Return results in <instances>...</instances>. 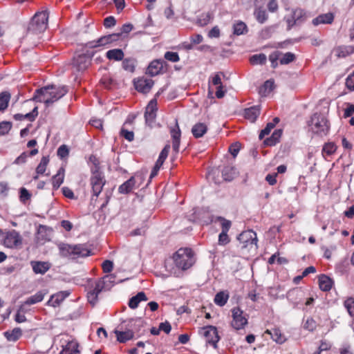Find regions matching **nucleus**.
<instances>
[{
	"label": "nucleus",
	"instance_id": "obj_1",
	"mask_svg": "<svg viewBox=\"0 0 354 354\" xmlns=\"http://www.w3.org/2000/svg\"><path fill=\"white\" fill-rule=\"evenodd\" d=\"M67 92V87L65 86L48 85L37 89L32 100L36 102H44L46 106H48L65 95Z\"/></svg>",
	"mask_w": 354,
	"mask_h": 354
},
{
	"label": "nucleus",
	"instance_id": "obj_2",
	"mask_svg": "<svg viewBox=\"0 0 354 354\" xmlns=\"http://www.w3.org/2000/svg\"><path fill=\"white\" fill-rule=\"evenodd\" d=\"M59 254L62 257L77 259L79 257H88L90 251L82 244L70 245L65 243L57 244Z\"/></svg>",
	"mask_w": 354,
	"mask_h": 354
},
{
	"label": "nucleus",
	"instance_id": "obj_3",
	"mask_svg": "<svg viewBox=\"0 0 354 354\" xmlns=\"http://www.w3.org/2000/svg\"><path fill=\"white\" fill-rule=\"evenodd\" d=\"M176 266L182 270L191 268L195 262L194 252L191 248H184L178 250L173 255Z\"/></svg>",
	"mask_w": 354,
	"mask_h": 354
},
{
	"label": "nucleus",
	"instance_id": "obj_4",
	"mask_svg": "<svg viewBox=\"0 0 354 354\" xmlns=\"http://www.w3.org/2000/svg\"><path fill=\"white\" fill-rule=\"evenodd\" d=\"M308 126L313 133L320 137L326 136L330 130V123L327 118L318 113L312 115Z\"/></svg>",
	"mask_w": 354,
	"mask_h": 354
},
{
	"label": "nucleus",
	"instance_id": "obj_5",
	"mask_svg": "<svg viewBox=\"0 0 354 354\" xmlns=\"http://www.w3.org/2000/svg\"><path fill=\"white\" fill-rule=\"evenodd\" d=\"M49 12L47 10L37 12L28 28V35H37L44 32L48 27Z\"/></svg>",
	"mask_w": 354,
	"mask_h": 354
},
{
	"label": "nucleus",
	"instance_id": "obj_6",
	"mask_svg": "<svg viewBox=\"0 0 354 354\" xmlns=\"http://www.w3.org/2000/svg\"><path fill=\"white\" fill-rule=\"evenodd\" d=\"M237 239L242 250H248V252H256L257 250L258 239L256 232L253 230L243 231Z\"/></svg>",
	"mask_w": 354,
	"mask_h": 354
},
{
	"label": "nucleus",
	"instance_id": "obj_7",
	"mask_svg": "<svg viewBox=\"0 0 354 354\" xmlns=\"http://www.w3.org/2000/svg\"><path fill=\"white\" fill-rule=\"evenodd\" d=\"M23 239L20 234L15 230L6 232L3 245L10 249H17L21 247Z\"/></svg>",
	"mask_w": 354,
	"mask_h": 354
},
{
	"label": "nucleus",
	"instance_id": "obj_8",
	"mask_svg": "<svg viewBox=\"0 0 354 354\" xmlns=\"http://www.w3.org/2000/svg\"><path fill=\"white\" fill-rule=\"evenodd\" d=\"M232 320L231 326L235 330H240L244 328L248 324V317L239 307H234L232 309Z\"/></svg>",
	"mask_w": 354,
	"mask_h": 354
},
{
	"label": "nucleus",
	"instance_id": "obj_9",
	"mask_svg": "<svg viewBox=\"0 0 354 354\" xmlns=\"http://www.w3.org/2000/svg\"><path fill=\"white\" fill-rule=\"evenodd\" d=\"M120 35V34H111L102 36L97 40L91 41L85 44V48H95L105 46L117 41Z\"/></svg>",
	"mask_w": 354,
	"mask_h": 354
},
{
	"label": "nucleus",
	"instance_id": "obj_10",
	"mask_svg": "<svg viewBox=\"0 0 354 354\" xmlns=\"http://www.w3.org/2000/svg\"><path fill=\"white\" fill-rule=\"evenodd\" d=\"M104 281L98 280L95 283L94 287L88 291V301L93 306L97 302L98 295L102 292L104 287Z\"/></svg>",
	"mask_w": 354,
	"mask_h": 354
},
{
	"label": "nucleus",
	"instance_id": "obj_11",
	"mask_svg": "<svg viewBox=\"0 0 354 354\" xmlns=\"http://www.w3.org/2000/svg\"><path fill=\"white\" fill-rule=\"evenodd\" d=\"M136 89L140 93H149L152 86H153V81L151 79H149L145 77L138 78L133 81Z\"/></svg>",
	"mask_w": 354,
	"mask_h": 354
},
{
	"label": "nucleus",
	"instance_id": "obj_12",
	"mask_svg": "<svg viewBox=\"0 0 354 354\" xmlns=\"http://www.w3.org/2000/svg\"><path fill=\"white\" fill-rule=\"evenodd\" d=\"M104 183L105 181L102 174L97 171L94 172L91 178V185L92 186L93 195L95 196H99Z\"/></svg>",
	"mask_w": 354,
	"mask_h": 354
},
{
	"label": "nucleus",
	"instance_id": "obj_13",
	"mask_svg": "<svg viewBox=\"0 0 354 354\" xmlns=\"http://www.w3.org/2000/svg\"><path fill=\"white\" fill-rule=\"evenodd\" d=\"M202 334L206 338V341L214 346L219 340L217 329L214 326H207L203 328Z\"/></svg>",
	"mask_w": 354,
	"mask_h": 354
},
{
	"label": "nucleus",
	"instance_id": "obj_14",
	"mask_svg": "<svg viewBox=\"0 0 354 354\" xmlns=\"http://www.w3.org/2000/svg\"><path fill=\"white\" fill-rule=\"evenodd\" d=\"M93 53L91 54V57L86 55L82 54L77 56L74 58L73 62V66L78 71H83L86 70L91 64V57L93 56Z\"/></svg>",
	"mask_w": 354,
	"mask_h": 354
},
{
	"label": "nucleus",
	"instance_id": "obj_15",
	"mask_svg": "<svg viewBox=\"0 0 354 354\" xmlns=\"http://www.w3.org/2000/svg\"><path fill=\"white\" fill-rule=\"evenodd\" d=\"M124 324L125 322H123L120 325V330L115 329L114 330L117 340L120 343H125L134 337L133 335V332L129 331V330L125 326Z\"/></svg>",
	"mask_w": 354,
	"mask_h": 354
},
{
	"label": "nucleus",
	"instance_id": "obj_16",
	"mask_svg": "<svg viewBox=\"0 0 354 354\" xmlns=\"http://www.w3.org/2000/svg\"><path fill=\"white\" fill-rule=\"evenodd\" d=\"M170 134L172 139L173 151L176 153H178L179 151V147L180 143L181 132L177 120H176L175 126L171 128Z\"/></svg>",
	"mask_w": 354,
	"mask_h": 354
},
{
	"label": "nucleus",
	"instance_id": "obj_17",
	"mask_svg": "<svg viewBox=\"0 0 354 354\" xmlns=\"http://www.w3.org/2000/svg\"><path fill=\"white\" fill-rule=\"evenodd\" d=\"M70 290L59 291L51 295L50 299L48 301L47 304L53 307L59 306L64 300L71 295Z\"/></svg>",
	"mask_w": 354,
	"mask_h": 354
},
{
	"label": "nucleus",
	"instance_id": "obj_18",
	"mask_svg": "<svg viewBox=\"0 0 354 354\" xmlns=\"http://www.w3.org/2000/svg\"><path fill=\"white\" fill-rule=\"evenodd\" d=\"M31 267L35 274H44L51 268V264L48 261H32Z\"/></svg>",
	"mask_w": 354,
	"mask_h": 354
},
{
	"label": "nucleus",
	"instance_id": "obj_19",
	"mask_svg": "<svg viewBox=\"0 0 354 354\" xmlns=\"http://www.w3.org/2000/svg\"><path fill=\"white\" fill-rule=\"evenodd\" d=\"M51 232V228L48 227L45 225H39L36 237L37 242L42 244L46 241H50Z\"/></svg>",
	"mask_w": 354,
	"mask_h": 354
},
{
	"label": "nucleus",
	"instance_id": "obj_20",
	"mask_svg": "<svg viewBox=\"0 0 354 354\" xmlns=\"http://www.w3.org/2000/svg\"><path fill=\"white\" fill-rule=\"evenodd\" d=\"M125 326L133 332V335L138 334L141 328L143 327V321L141 319H131L127 322H124Z\"/></svg>",
	"mask_w": 354,
	"mask_h": 354
},
{
	"label": "nucleus",
	"instance_id": "obj_21",
	"mask_svg": "<svg viewBox=\"0 0 354 354\" xmlns=\"http://www.w3.org/2000/svg\"><path fill=\"white\" fill-rule=\"evenodd\" d=\"M260 115V108L259 106H254L245 109L244 111V117L251 122H254Z\"/></svg>",
	"mask_w": 354,
	"mask_h": 354
},
{
	"label": "nucleus",
	"instance_id": "obj_22",
	"mask_svg": "<svg viewBox=\"0 0 354 354\" xmlns=\"http://www.w3.org/2000/svg\"><path fill=\"white\" fill-rule=\"evenodd\" d=\"M334 20V15L332 12L322 14L317 17L313 20V24L315 26L319 24H330Z\"/></svg>",
	"mask_w": 354,
	"mask_h": 354
},
{
	"label": "nucleus",
	"instance_id": "obj_23",
	"mask_svg": "<svg viewBox=\"0 0 354 354\" xmlns=\"http://www.w3.org/2000/svg\"><path fill=\"white\" fill-rule=\"evenodd\" d=\"M266 333L269 334L272 339L279 344H283L287 340L285 335L282 334L279 328L266 330Z\"/></svg>",
	"mask_w": 354,
	"mask_h": 354
},
{
	"label": "nucleus",
	"instance_id": "obj_24",
	"mask_svg": "<svg viewBox=\"0 0 354 354\" xmlns=\"http://www.w3.org/2000/svg\"><path fill=\"white\" fill-rule=\"evenodd\" d=\"M38 115L37 107L35 106L32 111L30 113H27L26 114L21 113H16L13 115V118L17 121H21L24 120H27L30 122H32L35 120L36 117Z\"/></svg>",
	"mask_w": 354,
	"mask_h": 354
},
{
	"label": "nucleus",
	"instance_id": "obj_25",
	"mask_svg": "<svg viewBox=\"0 0 354 354\" xmlns=\"http://www.w3.org/2000/svg\"><path fill=\"white\" fill-rule=\"evenodd\" d=\"M162 69V64L159 60L152 61L147 69V74L151 76H156L158 75Z\"/></svg>",
	"mask_w": 354,
	"mask_h": 354
},
{
	"label": "nucleus",
	"instance_id": "obj_26",
	"mask_svg": "<svg viewBox=\"0 0 354 354\" xmlns=\"http://www.w3.org/2000/svg\"><path fill=\"white\" fill-rule=\"evenodd\" d=\"M333 285V281L332 279H330L329 277L322 274L319 277V288L322 291H329L332 288V286Z\"/></svg>",
	"mask_w": 354,
	"mask_h": 354
},
{
	"label": "nucleus",
	"instance_id": "obj_27",
	"mask_svg": "<svg viewBox=\"0 0 354 354\" xmlns=\"http://www.w3.org/2000/svg\"><path fill=\"white\" fill-rule=\"evenodd\" d=\"M45 295H46V292H44L43 291H39L37 293H35V295L30 296L21 306L19 310H22L23 306L24 305L30 306V305H32V304H35L41 301L44 299Z\"/></svg>",
	"mask_w": 354,
	"mask_h": 354
},
{
	"label": "nucleus",
	"instance_id": "obj_28",
	"mask_svg": "<svg viewBox=\"0 0 354 354\" xmlns=\"http://www.w3.org/2000/svg\"><path fill=\"white\" fill-rule=\"evenodd\" d=\"M207 127L205 123L198 122L195 124L192 129V133L194 138H199L203 136L207 132Z\"/></svg>",
	"mask_w": 354,
	"mask_h": 354
},
{
	"label": "nucleus",
	"instance_id": "obj_29",
	"mask_svg": "<svg viewBox=\"0 0 354 354\" xmlns=\"http://www.w3.org/2000/svg\"><path fill=\"white\" fill-rule=\"evenodd\" d=\"M106 57L109 60H114V61H122L124 59V54L122 49L120 48H114L108 50L106 53Z\"/></svg>",
	"mask_w": 354,
	"mask_h": 354
},
{
	"label": "nucleus",
	"instance_id": "obj_30",
	"mask_svg": "<svg viewBox=\"0 0 354 354\" xmlns=\"http://www.w3.org/2000/svg\"><path fill=\"white\" fill-rule=\"evenodd\" d=\"M78 343L75 341L68 342L64 346L60 354H79L80 351L78 350Z\"/></svg>",
	"mask_w": 354,
	"mask_h": 354
},
{
	"label": "nucleus",
	"instance_id": "obj_31",
	"mask_svg": "<svg viewBox=\"0 0 354 354\" xmlns=\"http://www.w3.org/2000/svg\"><path fill=\"white\" fill-rule=\"evenodd\" d=\"M238 174L236 169L232 165L224 167L222 170V175L225 180L230 181L233 180Z\"/></svg>",
	"mask_w": 354,
	"mask_h": 354
},
{
	"label": "nucleus",
	"instance_id": "obj_32",
	"mask_svg": "<svg viewBox=\"0 0 354 354\" xmlns=\"http://www.w3.org/2000/svg\"><path fill=\"white\" fill-rule=\"evenodd\" d=\"M147 297L145 292H140L136 296L132 297L129 301V306L132 308H136L139 303L142 301H147Z\"/></svg>",
	"mask_w": 354,
	"mask_h": 354
},
{
	"label": "nucleus",
	"instance_id": "obj_33",
	"mask_svg": "<svg viewBox=\"0 0 354 354\" xmlns=\"http://www.w3.org/2000/svg\"><path fill=\"white\" fill-rule=\"evenodd\" d=\"M135 178L133 177H131L119 187V192L120 194H128L131 192L135 186Z\"/></svg>",
	"mask_w": 354,
	"mask_h": 354
},
{
	"label": "nucleus",
	"instance_id": "obj_34",
	"mask_svg": "<svg viewBox=\"0 0 354 354\" xmlns=\"http://www.w3.org/2000/svg\"><path fill=\"white\" fill-rule=\"evenodd\" d=\"M37 153V149H33L30 152L24 151L15 160L13 163L15 165H23L26 162L27 158L29 156H34Z\"/></svg>",
	"mask_w": 354,
	"mask_h": 354
},
{
	"label": "nucleus",
	"instance_id": "obj_35",
	"mask_svg": "<svg viewBox=\"0 0 354 354\" xmlns=\"http://www.w3.org/2000/svg\"><path fill=\"white\" fill-rule=\"evenodd\" d=\"M64 169L63 168H59L57 173L52 178V183L55 189H57L60 187L64 181Z\"/></svg>",
	"mask_w": 354,
	"mask_h": 354
},
{
	"label": "nucleus",
	"instance_id": "obj_36",
	"mask_svg": "<svg viewBox=\"0 0 354 354\" xmlns=\"http://www.w3.org/2000/svg\"><path fill=\"white\" fill-rule=\"evenodd\" d=\"M274 87V82L272 80H266L263 85L259 88V93L261 96H266Z\"/></svg>",
	"mask_w": 354,
	"mask_h": 354
},
{
	"label": "nucleus",
	"instance_id": "obj_37",
	"mask_svg": "<svg viewBox=\"0 0 354 354\" xmlns=\"http://www.w3.org/2000/svg\"><path fill=\"white\" fill-rule=\"evenodd\" d=\"M21 335V330L19 328H15L12 330L6 331L4 333V336L7 340L10 342H16L20 338Z\"/></svg>",
	"mask_w": 354,
	"mask_h": 354
},
{
	"label": "nucleus",
	"instance_id": "obj_38",
	"mask_svg": "<svg viewBox=\"0 0 354 354\" xmlns=\"http://www.w3.org/2000/svg\"><path fill=\"white\" fill-rule=\"evenodd\" d=\"M254 15L257 21L260 24L265 23L268 18L266 11L262 7L255 8Z\"/></svg>",
	"mask_w": 354,
	"mask_h": 354
},
{
	"label": "nucleus",
	"instance_id": "obj_39",
	"mask_svg": "<svg viewBox=\"0 0 354 354\" xmlns=\"http://www.w3.org/2000/svg\"><path fill=\"white\" fill-rule=\"evenodd\" d=\"M282 135L281 129L275 130L271 137L265 140V144L268 146L275 145L279 140Z\"/></svg>",
	"mask_w": 354,
	"mask_h": 354
},
{
	"label": "nucleus",
	"instance_id": "obj_40",
	"mask_svg": "<svg viewBox=\"0 0 354 354\" xmlns=\"http://www.w3.org/2000/svg\"><path fill=\"white\" fill-rule=\"evenodd\" d=\"M282 135L281 129L275 130L271 137L265 140V144L268 146L275 145L279 140Z\"/></svg>",
	"mask_w": 354,
	"mask_h": 354
},
{
	"label": "nucleus",
	"instance_id": "obj_41",
	"mask_svg": "<svg viewBox=\"0 0 354 354\" xmlns=\"http://www.w3.org/2000/svg\"><path fill=\"white\" fill-rule=\"evenodd\" d=\"M282 135L281 129L275 130L271 137L265 140V144L268 146L275 145L279 140Z\"/></svg>",
	"mask_w": 354,
	"mask_h": 354
},
{
	"label": "nucleus",
	"instance_id": "obj_42",
	"mask_svg": "<svg viewBox=\"0 0 354 354\" xmlns=\"http://www.w3.org/2000/svg\"><path fill=\"white\" fill-rule=\"evenodd\" d=\"M229 295L225 292L221 291L215 295L214 301L217 306H223L227 303Z\"/></svg>",
	"mask_w": 354,
	"mask_h": 354
},
{
	"label": "nucleus",
	"instance_id": "obj_43",
	"mask_svg": "<svg viewBox=\"0 0 354 354\" xmlns=\"http://www.w3.org/2000/svg\"><path fill=\"white\" fill-rule=\"evenodd\" d=\"M10 95L8 92H2L0 93V111H5L8 105Z\"/></svg>",
	"mask_w": 354,
	"mask_h": 354
},
{
	"label": "nucleus",
	"instance_id": "obj_44",
	"mask_svg": "<svg viewBox=\"0 0 354 354\" xmlns=\"http://www.w3.org/2000/svg\"><path fill=\"white\" fill-rule=\"evenodd\" d=\"M136 60L132 58H126L122 60V68L129 72L133 73L135 71Z\"/></svg>",
	"mask_w": 354,
	"mask_h": 354
},
{
	"label": "nucleus",
	"instance_id": "obj_45",
	"mask_svg": "<svg viewBox=\"0 0 354 354\" xmlns=\"http://www.w3.org/2000/svg\"><path fill=\"white\" fill-rule=\"evenodd\" d=\"M248 31L247 26L245 23L239 21L233 26V33L236 35H241Z\"/></svg>",
	"mask_w": 354,
	"mask_h": 354
},
{
	"label": "nucleus",
	"instance_id": "obj_46",
	"mask_svg": "<svg viewBox=\"0 0 354 354\" xmlns=\"http://www.w3.org/2000/svg\"><path fill=\"white\" fill-rule=\"evenodd\" d=\"M267 57L265 54H256L250 58V62L253 65L264 64L266 62Z\"/></svg>",
	"mask_w": 354,
	"mask_h": 354
},
{
	"label": "nucleus",
	"instance_id": "obj_47",
	"mask_svg": "<svg viewBox=\"0 0 354 354\" xmlns=\"http://www.w3.org/2000/svg\"><path fill=\"white\" fill-rule=\"evenodd\" d=\"M49 162V158L48 156H43L40 160L39 164L36 168V174H44L46 171L47 165Z\"/></svg>",
	"mask_w": 354,
	"mask_h": 354
},
{
	"label": "nucleus",
	"instance_id": "obj_48",
	"mask_svg": "<svg viewBox=\"0 0 354 354\" xmlns=\"http://www.w3.org/2000/svg\"><path fill=\"white\" fill-rule=\"evenodd\" d=\"M214 221L220 222L221 232H228L232 226L231 221L222 216H216Z\"/></svg>",
	"mask_w": 354,
	"mask_h": 354
},
{
	"label": "nucleus",
	"instance_id": "obj_49",
	"mask_svg": "<svg viewBox=\"0 0 354 354\" xmlns=\"http://www.w3.org/2000/svg\"><path fill=\"white\" fill-rule=\"evenodd\" d=\"M337 150V146L333 142L326 143L322 149L323 155L331 156Z\"/></svg>",
	"mask_w": 354,
	"mask_h": 354
},
{
	"label": "nucleus",
	"instance_id": "obj_50",
	"mask_svg": "<svg viewBox=\"0 0 354 354\" xmlns=\"http://www.w3.org/2000/svg\"><path fill=\"white\" fill-rule=\"evenodd\" d=\"M212 18L213 16L212 13H203L198 17V24L201 26H206L212 21Z\"/></svg>",
	"mask_w": 354,
	"mask_h": 354
},
{
	"label": "nucleus",
	"instance_id": "obj_51",
	"mask_svg": "<svg viewBox=\"0 0 354 354\" xmlns=\"http://www.w3.org/2000/svg\"><path fill=\"white\" fill-rule=\"evenodd\" d=\"M281 55H282V53L279 50L274 51L269 55V60L270 61L271 66L273 68H275L278 66L277 61L278 60L280 61V58H281Z\"/></svg>",
	"mask_w": 354,
	"mask_h": 354
},
{
	"label": "nucleus",
	"instance_id": "obj_52",
	"mask_svg": "<svg viewBox=\"0 0 354 354\" xmlns=\"http://www.w3.org/2000/svg\"><path fill=\"white\" fill-rule=\"evenodd\" d=\"M169 149H170V145L167 144L165 146V147L162 149V150L161 151V152L159 155V157L156 162L158 163V165H162L165 160H166V158L168 156Z\"/></svg>",
	"mask_w": 354,
	"mask_h": 354
},
{
	"label": "nucleus",
	"instance_id": "obj_53",
	"mask_svg": "<svg viewBox=\"0 0 354 354\" xmlns=\"http://www.w3.org/2000/svg\"><path fill=\"white\" fill-rule=\"evenodd\" d=\"M295 59V55L294 53L288 52L285 54L282 53L280 58V64L282 65L288 64L292 62Z\"/></svg>",
	"mask_w": 354,
	"mask_h": 354
},
{
	"label": "nucleus",
	"instance_id": "obj_54",
	"mask_svg": "<svg viewBox=\"0 0 354 354\" xmlns=\"http://www.w3.org/2000/svg\"><path fill=\"white\" fill-rule=\"evenodd\" d=\"M19 194V200L24 204H26L31 198V194L24 187L20 189Z\"/></svg>",
	"mask_w": 354,
	"mask_h": 354
},
{
	"label": "nucleus",
	"instance_id": "obj_55",
	"mask_svg": "<svg viewBox=\"0 0 354 354\" xmlns=\"http://www.w3.org/2000/svg\"><path fill=\"white\" fill-rule=\"evenodd\" d=\"M304 328L308 331L313 332L317 328V323L312 317H308L304 324Z\"/></svg>",
	"mask_w": 354,
	"mask_h": 354
},
{
	"label": "nucleus",
	"instance_id": "obj_56",
	"mask_svg": "<svg viewBox=\"0 0 354 354\" xmlns=\"http://www.w3.org/2000/svg\"><path fill=\"white\" fill-rule=\"evenodd\" d=\"M11 128V122L6 121L0 122V136H4L8 133Z\"/></svg>",
	"mask_w": 354,
	"mask_h": 354
},
{
	"label": "nucleus",
	"instance_id": "obj_57",
	"mask_svg": "<svg viewBox=\"0 0 354 354\" xmlns=\"http://www.w3.org/2000/svg\"><path fill=\"white\" fill-rule=\"evenodd\" d=\"M228 232H221L218 235V243L220 245H225L230 241V239L227 234Z\"/></svg>",
	"mask_w": 354,
	"mask_h": 354
},
{
	"label": "nucleus",
	"instance_id": "obj_58",
	"mask_svg": "<svg viewBox=\"0 0 354 354\" xmlns=\"http://www.w3.org/2000/svg\"><path fill=\"white\" fill-rule=\"evenodd\" d=\"M164 57L171 62H177L180 60L179 55L176 52L167 51L165 53Z\"/></svg>",
	"mask_w": 354,
	"mask_h": 354
},
{
	"label": "nucleus",
	"instance_id": "obj_59",
	"mask_svg": "<svg viewBox=\"0 0 354 354\" xmlns=\"http://www.w3.org/2000/svg\"><path fill=\"white\" fill-rule=\"evenodd\" d=\"M274 127V123L268 122L266 127L262 129L259 133V139H263L266 136L268 135L271 130Z\"/></svg>",
	"mask_w": 354,
	"mask_h": 354
},
{
	"label": "nucleus",
	"instance_id": "obj_60",
	"mask_svg": "<svg viewBox=\"0 0 354 354\" xmlns=\"http://www.w3.org/2000/svg\"><path fill=\"white\" fill-rule=\"evenodd\" d=\"M120 135L129 142L133 141L134 139L133 132L128 131L123 127L121 129Z\"/></svg>",
	"mask_w": 354,
	"mask_h": 354
},
{
	"label": "nucleus",
	"instance_id": "obj_61",
	"mask_svg": "<svg viewBox=\"0 0 354 354\" xmlns=\"http://www.w3.org/2000/svg\"><path fill=\"white\" fill-rule=\"evenodd\" d=\"M156 117V113L149 112V111H145V122L148 125H151L154 122Z\"/></svg>",
	"mask_w": 354,
	"mask_h": 354
},
{
	"label": "nucleus",
	"instance_id": "obj_62",
	"mask_svg": "<svg viewBox=\"0 0 354 354\" xmlns=\"http://www.w3.org/2000/svg\"><path fill=\"white\" fill-rule=\"evenodd\" d=\"M157 110H158L157 100L156 98H153L150 100V102H149V104H147V106L146 107L145 111H149V112L156 113Z\"/></svg>",
	"mask_w": 354,
	"mask_h": 354
},
{
	"label": "nucleus",
	"instance_id": "obj_63",
	"mask_svg": "<svg viewBox=\"0 0 354 354\" xmlns=\"http://www.w3.org/2000/svg\"><path fill=\"white\" fill-rule=\"evenodd\" d=\"M69 151L67 146L63 145H61L57 149V156L60 158H65L68 155Z\"/></svg>",
	"mask_w": 354,
	"mask_h": 354
},
{
	"label": "nucleus",
	"instance_id": "obj_64",
	"mask_svg": "<svg viewBox=\"0 0 354 354\" xmlns=\"http://www.w3.org/2000/svg\"><path fill=\"white\" fill-rule=\"evenodd\" d=\"M346 86L350 91H354V72L346 78Z\"/></svg>",
	"mask_w": 354,
	"mask_h": 354
}]
</instances>
